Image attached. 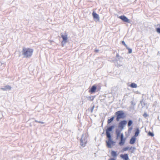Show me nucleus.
I'll list each match as a JSON object with an SVG mask.
<instances>
[{
	"instance_id": "nucleus-37",
	"label": "nucleus",
	"mask_w": 160,
	"mask_h": 160,
	"mask_svg": "<svg viewBox=\"0 0 160 160\" xmlns=\"http://www.w3.org/2000/svg\"><path fill=\"white\" fill-rule=\"evenodd\" d=\"M131 103L132 105L133 106H134L136 104L134 102L132 101H131Z\"/></svg>"
},
{
	"instance_id": "nucleus-40",
	"label": "nucleus",
	"mask_w": 160,
	"mask_h": 160,
	"mask_svg": "<svg viewBox=\"0 0 160 160\" xmlns=\"http://www.w3.org/2000/svg\"><path fill=\"white\" fill-rule=\"evenodd\" d=\"M99 50H98V49H95V52H99Z\"/></svg>"
},
{
	"instance_id": "nucleus-2",
	"label": "nucleus",
	"mask_w": 160,
	"mask_h": 160,
	"mask_svg": "<svg viewBox=\"0 0 160 160\" xmlns=\"http://www.w3.org/2000/svg\"><path fill=\"white\" fill-rule=\"evenodd\" d=\"M88 137V133H83L82 135L80 140V145L83 147H85L87 143Z\"/></svg>"
},
{
	"instance_id": "nucleus-39",
	"label": "nucleus",
	"mask_w": 160,
	"mask_h": 160,
	"mask_svg": "<svg viewBox=\"0 0 160 160\" xmlns=\"http://www.w3.org/2000/svg\"><path fill=\"white\" fill-rule=\"evenodd\" d=\"M108 160H116V159L114 158H111Z\"/></svg>"
},
{
	"instance_id": "nucleus-1",
	"label": "nucleus",
	"mask_w": 160,
	"mask_h": 160,
	"mask_svg": "<svg viewBox=\"0 0 160 160\" xmlns=\"http://www.w3.org/2000/svg\"><path fill=\"white\" fill-rule=\"evenodd\" d=\"M33 49L29 48H23L22 51V54L26 58H30L32 54Z\"/></svg>"
},
{
	"instance_id": "nucleus-29",
	"label": "nucleus",
	"mask_w": 160,
	"mask_h": 160,
	"mask_svg": "<svg viewBox=\"0 0 160 160\" xmlns=\"http://www.w3.org/2000/svg\"><path fill=\"white\" fill-rule=\"evenodd\" d=\"M129 147H127L123 148L122 149V150L123 151H127L128 150H129Z\"/></svg>"
},
{
	"instance_id": "nucleus-16",
	"label": "nucleus",
	"mask_w": 160,
	"mask_h": 160,
	"mask_svg": "<svg viewBox=\"0 0 160 160\" xmlns=\"http://www.w3.org/2000/svg\"><path fill=\"white\" fill-rule=\"evenodd\" d=\"M126 139V138H124V139H121L120 141L119 142V145L121 146L123 145L125 142Z\"/></svg>"
},
{
	"instance_id": "nucleus-25",
	"label": "nucleus",
	"mask_w": 160,
	"mask_h": 160,
	"mask_svg": "<svg viewBox=\"0 0 160 160\" xmlns=\"http://www.w3.org/2000/svg\"><path fill=\"white\" fill-rule=\"evenodd\" d=\"M140 103L141 104L142 107H144L146 105V104L144 101L143 99H142V100L141 101Z\"/></svg>"
},
{
	"instance_id": "nucleus-35",
	"label": "nucleus",
	"mask_w": 160,
	"mask_h": 160,
	"mask_svg": "<svg viewBox=\"0 0 160 160\" xmlns=\"http://www.w3.org/2000/svg\"><path fill=\"white\" fill-rule=\"evenodd\" d=\"M121 139H124L125 138H124L123 134L122 133H121L120 135V137Z\"/></svg>"
},
{
	"instance_id": "nucleus-17",
	"label": "nucleus",
	"mask_w": 160,
	"mask_h": 160,
	"mask_svg": "<svg viewBox=\"0 0 160 160\" xmlns=\"http://www.w3.org/2000/svg\"><path fill=\"white\" fill-rule=\"evenodd\" d=\"M140 132V130L139 128H137L135 130V134L133 136L136 137L138 136Z\"/></svg>"
},
{
	"instance_id": "nucleus-30",
	"label": "nucleus",
	"mask_w": 160,
	"mask_h": 160,
	"mask_svg": "<svg viewBox=\"0 0 160 160\" xmlns=\"http://www.w3.org/2000/svg\"><path fill=\"white\" fill-rule=\"evenodd\" d=\"M143 116L144 118H146L147 117L149 116V115L147 114L146 112H145L143 115Z\"/></svg>"
},
{
	"instance_id": "nucleus-6",
	"label": "nucleus",
	"mask_w": 160,
	"mask_h": 160,
	"mask_svg": "<svg viewBox=\"0 0 160 160\" xmlns=\"http://www.w3.org/2000/svg\"><path fill=\"white\" fill-rule=\"evenodd\" d=\"M118 18L122 20V21L124 22L130 23V20L124 15L120 16Z\"/></svg>"
},
{
	"instance_id": "nucleus-13",
	"label": "nucleus",
	"mask_w": 160,
	"mask_h": 160,
	"mask_svg": "<svg viewBox=\"0 0 160 160\" xmlns=\"http://www.w3.org/2000/svg\"><path fill=\"white\" fill-rule=\"evenodd\" d=\"M122 130H120L119 129H117L116 130L115 133L116 135V139H118L120 137L121 131Z\"/></svg>"
},
{
	"instance_id": "nucleus-26",
	"label": "nucleus",
	"mask_w": 160,
	"mask_h": 160,
	"mask_svg": "<svg viewBox=\"0 0 160 160\" xmlns=\"http://www.w3.org/2000/svg\"><path fill=\"white\" fill-rule=\"evenodd\" d=\"M133 129V127L132 126H130V127H128V133L130 134L131 133V131Z\"/></svg>"
},
{
	"instance_id": "nucleus-4",
	"label": "nucleus",
	"mask_w": 160,
	"mask_h": 160,
	"mask_svg": "<svg viewBox=\"0 0 160 160\" xmlns=\"http://www.w3.org/2000/svg\"><path fill=\"white\" fill-rule=\"evenodd\" d=\"M115 125H112L110 126H106V135L107 137H112L110 132H112L113 129L115 127Z\"/></svg>"
},
{
	"instance_id": "nucleus-43",
	"label": "nucleus",
	"mask_w": 160,
	"mask_h": 160,
	"mask_svg": "<svg viewBox=\"0 0 160 160\" xmlns=\"http://www.w3.org/2000/svg\"><path fill=\"white\" fill-rule=\"evenodd\" d=\"M160 25L158 24L157 26Z\"/></svg>"
},
{
	"instance_id": "nucleus-15",
	"label": "nucleus",
	"mask_w": 160,
	"mask_h": 160,
	"mask_svg": "<svg viewBox=\"0 0 160 160\" xmlns=\"http://www.w3.org/2000/svg\"><path fill=\"white\" fill-rule=\"evenodd\" d=\"M11 87L8 85L6 86L4 88H1V89L3 91L10 90H11Z\"/></svg>"
},
{
	"instance_id": "nucleus-3",
	"label": "nucleus",
	"mask_w": 160,
	"mask_h": 160,
	"mask_svg": "<svg viewBox=\"0 0 160 160\" xmlns=\"http://www.w3.org/2000/svg\"><path fill=\"white\" fill-rule=\"evenodd\" d=\"M116 116V121H118L121 118H124L126 116L124 112L122 110L118 111L115 113Z\"/></svg>"
},
{
	"instance_id": "nucleus-33",
	"label": "nucleus",
	"mask_w": 160,
	"mask_h": 160,
	"mask_svg": "<svg viewBox=\"0 0 160 160\" xmlns=\"http://www.w3.org/2000/svg\"><path fill=\"white\" fill-rule=\"evenodd\" d=\"M122 43L123 45H124L126 48L128 46L126 44L125 42L124 41H122Z\"/></svg>"
},
{
	"instance_id": "nucleus-12",
	"label": "nucleus",
	"mask_w": 160,
	"mask_h": 160,
	"mask_svg": "<svg viewBox=\"0 0 160 160\" xmlns=\"http://www.w3.org/2000/svg\"><path fill=\"white\" fill-rule=\"evenodd\" d=\"M120 157L123 160H129L128 154H121Z\"/></svg>"
},
{
	"instance_id": "nucleus-10",
	"label": "nucleus",
	"mask_w": 160,
	"mask_h": 160,
	"mask_svg": "<svg viewBox=\"0 0 160 160\" xmlns=\"http://www.w3.org/2000/svg\"><path fill=\"white\" fill-rule=\"evenodd\" d=\"M92 15L93 18L96 21H99L100 18L99 15L97 14L95 12L93 11L92 13Z\"/></svg>"
},
{
	"instance_id": "nucleus-34",
	"label": "nucleus",
	"mask_w": 160,
	"mask_h": 160,
	"mask_svg": "<svg viewBox=\"0 0 160 160\" xmlns=\"http://www.w3.org/2000/svg\"><path fill=\"white\" fill-rule=\"evenodd\" d=\"M35 122H38V123H40L41 124H42L44 123V122H42V121H38L37 120H35Z\"/></svg>"
},
{
	"instance_id": "nucleus-38",
	"label": "nucleus",
	"mask_w": 160,
	"mask_h": 160,
	"mask_svg": "<svg viewBox=\"0 0 160 160\" xmlns=\"http://www.w3.org/2000/svg\"><path fill=\"white\" fill-rule=\"evenodd\" d=\"M115 61H116V58L114 60H110L111 62H114Z\"/></svg>"
},
{
	"instance_id": "nucleus-31",
	"label": "nucleus",
	"mask_w": 160,
	"mask_h": 160,
	"mask_svg": "<svg viewBox=\"0 0 160 160\" xmlns=\"http://www.w3.org/2000/svg\"><path fill=\"white\" fill-rule=\"evenodd\" d=\"M156 31L158 33L160 34V27L156 28Z\"/></svg>"
},
{
	"instance_id": "nucleus-9",
	"label": "nucleus",
	"mask_w": 160,
	"mask_h": 160,
	"mask_svg": "<svg viewBox=\"0 0 160 160\" xmlns=\"http://www.w3.org/2000/svg\"><path fill=\"white\" fill-rule=\"evenodd\" d=\"M108 139L107 141H106V146L108 148H112V143L110 141V140L111 139L112 137H107Z\"/></svg>"
},
{
	"instance_id": "nucleus-36",
	"label": "nucleus",
	"mask_w": 160,
	"mask_h": 160,
	"mask_svg": "<svg viewBox=\"0 0 160 160\" xmlns=\"http://www.w3.org/2000/svg\"><path fill=\"white\" fill-rule=\"evenodd\" d=\"M94 108V106L93 105V106L91 108V112H92Z\"/></svg>"
},
{
	"instance_id": "nucleus-23",
	"label": "nucleus",
	"mask_w": 160,
	"mask_h": 160,
	"mask_svg": "<svg viewBox=\"0 0 160 160\" xmlns=\"http://www.w3.org/2000/svg\"><path fill=\"white\" fill-rule=\"evenodd\" d=\"M136 149V148L134 147H131L130 148H129V149L131 150V152L132 153H133L134 151Z\"/></svg>"
},
{
	"instance_id": "nucleus-11",
	"label": "nucleus",
	"mask_w": 160,
	"mask_h": 160,
	"mask_svg": "<svg viewBox=\"0 0 160 160\" xmlns=\"http://www.w3.org/2000/svg\"><path fill=\"white\" fill-rule=\"evenodd\" d=\"M97 89V86L95 85H94L91 87L90 89L89 90L88 92L90 93H93L95 92Z\"/></svg>"
},
{
	"instance_id": "nucleus-22",
	"label": "nucleus",
	"mask_w": 160,
	"mask_h": 160,
	"mask_svg": "<svg viewBox=\"0 0 160 160\" xmlns=\"http://www.w3.org/2000/svg\"><path fill=\"white\" fill-rule=\"evenodd\" d=\"M116 58H117L118 59H123V58L122 56H119L118 53H117L116 56Z\"/></svg>"
},
{
	"instance_id": "nucleus-41",
	"label": "nucleus",
	"mask_w": 160,
	"mask_h": 160,
	"mask_svg": "<svg viewBox=\"0 0 160 160\" xmlns=\"http://www.w3.org/2000/svg\"><path fill=\"white\" fill-rule=\"evenodd\" d=\"M2 63L0 62V66H1L2 65Z\"/></svg>"
},
{
	"instance_id": "nucleus-14",
	"label": "nucleus",
	"mask_w": 160,
	"mask_h": 160,
	"mask_svg": "<svg viewBox=\"0 0 160 160\" xmlns=\"http://www.w3.org/2000/svg\"><path fill=\"white\" fill-rule=\"evenodd\" d=\"M136 137L134 136H132L130 139L129 143L131 144H134L136 141Z\"/></svg>"
},
{
	"instance_id": "nucleus-8",
	"label": "nucleus",
	"mask_w": 160,
	"mask_h": 160,
	"mask_svg": "<svg viewBox=\"0 0 160 160\" xmlns=\"http://www.w3.org/2000/svg\"><path fill=\"white\" fill-rule=\"evenodd\" d=\"M123 60V59H118L117 58H116V61L117 62V66L118 68H119L121 66H123L124 63L122 61Z\"/></svg>"
},
{
	"instance_id": "nucleus-42",
	"label": "nucleus",
	"mask_w": 160,
	"mask_h": 160,
	"mask_svg": "<svg viewBox=\"0 0 160 160\" xmlns=\"http://www.w3.org/2000/svg\"><path fill=\"white\" fill-rule=\"evenodd\" d=\"M103 133H104V132H103L102 133V134H103Z\"/></svg>"
},
{
	"instance_id": "nucleus-27",
	"label": "nucleus",
	"mask_w": 160,
	"mask_h": 160,
	"mask_svg": "<svg viewBox=\"0 0 160 160\" xmlns=\"http://www.w3.org/2000/svg\"><path fill=\"white\" fill-rule=\"evenodd\" d=\"M126 48L128 50V53L129 54H130L132 53V50L131 48H129L128 46L127 47H126Z\"/></svg>"
},
{
	"instance_id": "nucleus-19",
	"label": "nucleus",
	"mask_w": 160,
	"mask_h": 160,
	"mask_svg": "<svg viewBox=\"0 0 160 160\" xmlns=\"http://www.w3.org/2000/svg\"><path fill=\"white\" fill-rule=\"evenodd\" d=\"M115 116H112L110 119H108L107 121L108 124L110 123L113 120Z\"/></svg>"
},
{
	"instance_id": "nucleus-21",
	"label": "nucleus",
	"mask_w": 160,
	"mask_h": 160,
	"mask_svg": "<svg viewBox=\"0 0 160 160\" xmlns=\"http://www.w3.org/2000/svg\"><path fill=\"white\" fill-rule=\"evenodd\" d=\"M130 86L132 88H136L137 87V85L134 83H132L130 84Z\"/></svg>"
},
{
	"instance_id": "nucleus-7",
	"label": "nucleus",
	"mask_w": 160,
	"mask_h": 160,
	"mask_svg": "<svg viewBox=\"0 0 160 160\" xmlns=\"http://www.w3.org/2000/svg\"><path fill=\"white\" fill-rule=\"evenodd\" d=\"M127 123V122L126 120H123L121 121L118 124V128L122 130L124 128V126L126 125Z\"/></svg>"
},
{
	"instance_id": "nucleus-20",
	"label": "nucleus",
	"mask_w": 160,
	"mask_h": 160,
	"mask_svg": "<svg viewBox=\"0 0 160 160\" xmlns=\"http://www.w3.org/2000/svg\"><path fill=\"white\" fill-rule=\"evenodd\" d=\"M133 121L132 120H129L128 121V126L130 127L133 123Z\"/></svg>"
},
{
	"instance_id": "nucleus-28",
	"label": "nucleus",
	"mask_w": 160,
	"mask_h": 160,
	"mask_svg": "<svg viewBox=\"0 0 160 160\" xmlns=\"http://www.w3.org/2000/svg\"><path fill=\"white\" fill-rule=\"evenodd\" d=\"M148 135L149 136L153 137L154 136V134L153 132L149 131L148 133Z\"/></svg>"
},
{
	"instance_id": "nucleus-18",
	"label": "nucleus",
	"mask_w": 160,
	"mask_h": 160,
	"mask_svg": "<svg viewBox=\"0 0 160 160\" xmlns=\"http://www.w3.org/2000/svg\"><path fill=\"white\" fill-rule=\"evenodd\" d=\"M111 154L112 156L113 157H116L117 156V152L113 150L111 151Z\"/></svg>"
},
{
	"instance_id": "nucleus-5",
	"label": "nucleus",
	"mask_w": 160,
	"mask_h": 160,
	"mask_svg": "<svg viewBox=\"0 0 160 160\" xmlns=\"http://www.w3.org/2000/svg\"><path fill=\"white\" fill-rule=\"evenodd\" d=\"M61 36L62 39L63 40L61 42V44L62 47L65 45L67 42L68 35H63L62 33L61 34Z\"/></svg>"
},
{
	"instance_id": "nucleus-24",
	"label": "nucleus",
	"mask_w": 160,
	"mask_h": 160,
	"mask_svg": "<svg viewBox=\"0 0 160 160\" xmlns=\"http://www.w3.org/2000/svg\"><path fill=\"white\" fill-rule=\"evenodd\" d=\"M95 96H89V97H88V99H89L90 101H92L94 100V98H95Z\"/></svg>"
},
{
	"instance_id": "nucleus-32",
	"label": "nucleus",
	"mask_w": 160,
	"mask_h": 160,
	"mask_svg": "<svg viewBox=\"0 0 160 160\" xmlns=\"http://www.w3.org/2000/svg\"><path fill=\"white\" fill-rule=\"evenodd\" d=\"M110 141L111 142V143H112V146L114 145L115 143V142L112 140V138H111V139H110Z\"/></svg>"
}]
</instances>
